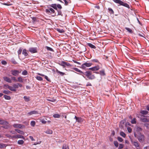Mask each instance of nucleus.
Listing matches in <instances>:
<instances>
[{"label":"nucleus","mask_w":149,"mask_h":149,"mask_svg":"<svg viewBox=\"0 0 149 149\" xmlns=\"http://www.w3.org/2000/svg\"><path fill=\"white\" fill-rule=\"evenodd\" d=\"M120 134L124 138L126 136V134L122 131L120 132Z\"/></svg>","instance_id":"obj_36"},{"label":"nucleus","mask_w":149,"mask_h":149,"mask_svg":"<svg viewBox=\"0 0 149 149\" xmlns=\"http://www.w3.org/2000/svg\"><path fill=\"white\" fill-rule=\"evenodd\" d=\"M22 51V48L21 47L20 48L18 51H17V53L18 54V55L19 56L21 54Z\"/></svg>","instance_id":"obj_41"},{"label":"nucleus","mask_w":149,"mask_h":149,"mask_svg":"<svg viewBox=\"0 0 149 149\" xmlns=\"http://www.w3.org/2000/svg\"><path fill=\"white\" fill-rule=\"evenodd\" d=\"M87 45L89 47H91L92 48L94 49L96 48L95 46L94 45H93L91 43H88Z\"/></svg>","instance_id":"obj_26"},{"label":"nucleus","mask_w":149,"mask_h":149,"mask_svg":"<svg viewBox=\"0 0 149 149\" xmlns=\"http://www.w3.org/2000/svg\"><path fill=\"white\" fill-rule=\"evenodd\" d=\"M0 124L5 125V126H3V127L5 129H8L9 128L8 126V123L5 120L0 119Z\"/></svg>","instance_id":"obj_5"},{"label":"nucleus","mask_w":149,"mask_h":149,"mask_svg":"<svg viewBox=\"0 0 149 149\" xmlns=\"http://www.w3.org/2000/svg\"><path fill=\"white\" fill-rule=\"evenodd\" d=\"M141 120L143 122H148L149 121L148 119L145 118H141Z\"/></svg>","instance_id":"obj_20"},{"label":"nucleus","mask_w":149,"mask_h":149,"mask_svg":"<svg viewBox=\"0 0 149 149\" xmlns=\"http://www.w3.org/2000/svg\"><path fill=\"white\" fill-rule=\"evenodd\" d=\"M57 5L56 4H51L50 6L55 9L56 10H57Z\"/></svg>","instance_id":"obj_19"},{"label":"nucleus","mask_w":149,"mask_h":149,"mask_svg":"<svg viewBox=\"0 0 149 149\" xmlns=\"http://www.w3.org/2000/svg\"><path fill=\"white\" fill-rule=\"evenodd\" d=\"M11 61L13 63L15 64H17V62L15 61V60L14 59H12Z\"/></svg>","instance_id":"obj_56"},{"label":"nucleus","mask_w":149,"mask_h":149,"mask_svg":"<svg viewBox=\"0 0 149 149\" xmlns=\"http://www.w3.org/2000/svg\"><path fill=\"white\" fill-rule=\"evenodd\" d=\"M37 74L39 75H40V76H42V77H44L45 78V79H46V80L47 81H49V82L51 81L50 79L46 75H45L43 74L40 73H38Z\"/></svg>","instance_id":"obj_15"},{"label":"nucleus","mask_w":149,"mask_h":149,"mask_svg":"<svg viewBox=\"0 0 149 149\" xmlns=\"http://www.w3.org/2000/svg\"><path fill=\"white\" fill-rule=\"evenodd\" d=\"M46 49L48 50L49 51H54L53 49L52 48H51L48 47V46H46Z\"/></svg>","instance_id":"obj_47"},{"label":"nucleus","mask_w":149,"mask_h":149,"mask_svg":"<svg viewBox=\"0 0 149 149\" xmlns=\"http://www.w3.org/2000/svg\"><path fill=\"white\" fill-rule=\"evenodd\" d=\"M41 122L42 123L44 124H45L46 123L47 121L45 120L44 119H42L41 120Z\"/></svg>","instance_id":"obj_63"},{"label":"nucleus","mask_w":149,"mask_h":149,"mask_svg":"<svg viewBox=\"0 0 149 149\" xmlns=\"http://www.w3.org/2000/svg\"><path fill=\"white\" fill-rule=\"evenodd\" d=\"M108 10L110 13L112 14H114V12L113 10L111 8H108Z\"/></svg>","instance_id":"obj_37"},{"label":"nucleus","mask_w":149,"mask_h":149,"mask_svg":"<svg viewBox=\"0 0 149 149\" xmlns=\"http://www.w3.org/2000/svg\"><path fill=\"white\" fill-rule=\"evenodd\" d=\"M113 1L115 3L119 4L120 5L123 6L128 9L130 8V6L127 3H124L120 0H113Z\"/></svg>","instance_id":"obj_4"},{"label":"nucleus","mask_w":149,"mask_h":149,"mask_svg":"<svg viewBox=\"0 0 149 149\" xmlns=\"http://www.w3.org/2000/svg\"><path fill=\"white\" fill-rule=\"evenodd\" d=\"M125 29L127 30V31L129 32V33H133V31L132 30V29H130L127 28V27H125Z\"/></svg>","instance_id":"obj_39"},{"label":"nucleus","mask_w":149,"mask_h":149,"mask_svg":"<svg viewBox=\"0 0 149 149\" xmlns=\"http://www.w3.org/2000/svg\"><path fill=\"white\" fill-rule=\"evenodd\" d=\"M36 122L34 121H32L30 123V124L32 126L34 127L35 125Z\"/></svg>","instance_id":"obj_43"},{"label":"nucleus","mask_w":149,"mask_h":149,"mask_svg":"<svg viewBox=\"0 0 149 149\" xmlns=\"http://www.w3.org/2000/svg\"><path fill=\"white\" fill-rule=\"evenodd\" d=\"M24 143V141L22 140H19L17 141V143L19 145H22Z\"/></svg>","instance_id":"obj_32"},{"label":"nucleus","mask_w":149,"mask_h":149,"mask_svg":"<svg viewBox=\"0 0 149 149\" xmlns=\"http://www.w3.org/2000/svg\"><path fill=\"white\" fill-rule=\"evenodd\" d=\"M36 79L39 81H42L43 79L42 78L39 76H37L36 77Z\"/></svg>","instance_id":"obj_42"},{"label":"nucleus","mask_w":149,"mask_h":149,"mask_svg":"<svg viewBox=\"0 0 149 149\" xmlns=\"http://www.w3.org/2000/svg\"><path fill=\"white\" fill-rule=\"evenodd\" d=\"M6 147L5 145L3 143H0V148H3Z\"/></svg>","instance_id":"obj_50"},{"label":"nucleus","mask_w":149,"mask_h":149,"mask_svg":"<svg viewBox=\"0 0 149 149\" xmlns=\"http://www.w3.org/2000/svg\"><path fill=\"white\" fill-rule=\"evenodd\" d=\"M74 118L76 119V121L79 123H81L83 122V119L81 117H77L75 116Z\"/></svg>","instance_id":"obj_14"},{"label":"nucleus","mask_w":149,"mask_h":149,"mask_svg":"<svg viewBox=\"0 0 149 149\" xmlns=\"http://www.w3.org/2000/svg\"><path fill=\"white\" fill-rule=\"evenodd\" d=\"M83 74H84L90 80H93L95 78L94 75L92 74V72L90 71H87Z\"/></svg>","instance_id":"obj_3"},{"label":"nucleus","mask_w":149,"mask_h":149,"mask_svg":"<svg viewBox=\"0 0 149 149\" xmlns=\"http://www.w3.org/2000/svg\"><path fill=\"white\" fill-rule=\"evenodd\" d=\"M13 126L15 128H21L22 125L20 124H15L13 125Z\"/></svg>","instance_id":"obj_16"},{"label":"nucleus","mask_w":149,"mask_h":149,"mask_svg":"<svg viewBox=\"0 0 149 149\" xmlns=\"http://www.w3.org/2000/svg\"><path fill=\"white\" fill-rule=\"evenodd\" d=\"M57 8L61 9H62V7L60 4H58L57 5Z\"/></svg>","instance_id":"obj_59"},{"label":"nucleus","mask_w":149,"mask_h":149,"mask_svg":"<svg viewBox=\"0 0 149 149\" xmlns=\"http://www.w3.org/2000/svg\"><path fill=\"white\" fill-rule=\"evenodd\" d=\"M30 139H31L32 141H35V140L33 138V137L32 136H30L29 137Z\"/></svg>","instance_id":"obj_64"},{"label":"nucleus","mask_w":149,"mask_h":149,"mask_svg":"<svg viewBox=\"0 0 149 149\" xmlns=\"http://www.w3.org/2000/svg\"><path fill=\"white\" fill-rule=\"evenodd\" d=\"M17 82H19L20 83L23 82V79L22 77H19L17 78Z\"/></svg>","instance_id":"obj_30"},{"label":"nucleus","mask_w":149,"mask_h":149,"mask_svg":"<svg viewBox=\"0 0 149 149\" xmlns=\"http://www.w3.org/2000/svg\"><path fill=\"white\" fill-rule=\"evenodd\" d=\"M9 86H10L8 84H4L3 86V88L5 89H9Z\"/></svg>","instance_id":"obj_52"},{"label":"nucleus","mask_w":149,"mask_h":149,"mask_svg":"<svg viewBox=\"0 0 149 149\" xmlns=\"http://www.w3.org/2000/svg\"><path fill=\"white\" fill-rule=\"evenodd\" d=\"M56 71L57 73L60 74L61 76H63L65 74V73H64L59 71L57 69H56Z\"/></svg>","instance_id":"obj_21"},{"label":"nucleus","mask_w":149,"mask_h":149,"mask_svg":"<svg viewBox=\"0 0 149 149\" xmlns=\"http://www.w3.org/2000/svg\"><path fill=\"white\" fill-rule=\"evenodd\" d=\"M3 92L5 94H8L10 93H11V92L8 91V90H4L3 91Z\"/></svg>","instance_id":"obj_38"},{"label":"nucleus","mask_w":149,"mask_h":149,"mask_svg":"<svg viewBox=\"0 0 149 149\" xmlns=\"http://www.w3.org/2000/svg\"><path fill=\"white\" fill-rule=\"evenodd\" d=\"M62 149H69V146L66 144H64L63 145Z\"/></svg>","instance_id":"obj_27"},{"label":"nucleus","mask_w":149,"mask_h":149,"mask_svg":"<svg viewBox=\"0 0 149 149\" xmlns=\"http://www.w3.org/2000/svg\"><path fill=\"white\" fill-rule=\"evenodd\" d=\"M56 30L59 32L60 33H63L64 32V31L63 29H60L57 28L56 29Z\"/></svg>","instance_id":"obj_35"},{"label":"nucleus","mask_w":149,"mask_h":149,"mask_svg":"<svg viewBox=\"0 0 149 149\" xmlns=\"http://www.w3.org/2000/svg\"><path fill=\"white\" fill-rule=\"evenodd\" d=\"M38 114V111L35 110L31 111L27 113V115H31L33 114Z\"/></svg>","instance_id":"obj_13"},{"label":"nucleus","mask_w":149,"mask_h":149,"mask_svg":"<svg viewBox=\"0 0 149 149\" xmlns=\"http://www.w3.org/2000/svg\"><path fill=\"white\" fill-rule=\"evenodd\" d=\"M11 79L14 82H17V80L16 79V77H11Z\"/></svg>","instance_id":"obj_49"},{"label":"nucleus","mask_w":149,"mask_h":149,"mask_svg":"<svg viewBox=\"0 0 149 149\" xmlns=\"http://www.w3.org/2000/svg\"><path fill=\"white\" fill-rule=\"evenodd\" d=\"M20 138L23 139H25V138L22 135L18 134L16 135V139Z\"/></svg>","instance_id":"obj_22"},{"label":"nucleus","mask_w":149,"mask_h":149,"mask_svg":"<svg viewBox=\"0 0 149 149\" xmlns=\"http://www.w3.org/2000/svg\"><path fill=\"white\" fill-rule=\"evenodd\" d=\"M142 129L140 127H137L136 128V131L138 132L141 131H142Z\"/></svg>","instance_id":"obj_51"},{"label":"nucleus","mask_w":149,"mask_h":149,"mask_svg":"<svg viewBox=\"0 0 149 149\" xmlns=\"http://www.w3.org/2000/svg\"><path fill=\"white\" fill-rule=\"evenodd\" d=\"M3 79L4 81L9 83H11L12 81L11 79L7 77H3Z\"/></svg>","instance_id":"obj_12"},{"label":"nucleus","mask_w":149,"mask_h":149,"mask_svg":"<svg viewBox=\"0 0 149 149\" xmlns=\"http://www.w3.org/2000/svg\"><path fill=\"white\" fill-rule=\"evenodd\" d=\"M45 133L47 134H52L53 131L51 130L48 129L46 131Z\"/></svg>","instance_id":"obj_28"},{"label":"nucleus","mask_w":149,"mask_h":149,"mask_svg":"<svg viewBox=\"0 0 149 149\" xmlns=\"http://www.w3.org/2000/svg\"><path fill=\"white\" fill-rule=\"evenodd\" d=\"M73 69L75 71H76V72H79L81 73H82L83 74H84V72H82L81 71L79 70V69L78 68H73Z\"/></svg>","instance_id":"obj_23"},{"label":"nucleus","mask_w":149,"mask_h":149,"mask_svg":"<svg viewBox=\"0 0 149 149\" xmlns=\"http://www.w3.org/2000/svg\"><path fill=\"white\" fill-rule=\"evenodd\" d=\"M22 54L25 56H26L28 55V51L26 49H24L22 51Z\"/></svg>","instance_id":"obj_17"},{"label":"nucleus","mask_w":149,"mask_h":149,"mask_svg":"<svg viewBox=\"0 0 149 149\" xmlns=\"http://www.w3.org/2000/svg\"><path fill=\"white\" fill-rule=\"evenodd\" d=\"M27 72L26 70H24L22 72V74L23 75H26L27 74Z\"/></svg>","instance_id":"obj_48"},{"label":"nucleus","mask_w":149,"mask_h":149,"mask_svg":"<svg viewBox=\"0 0 149 149\" xmlns=\"http://www.w3.org/2000/svg\"><path fill=\"white\" fill-rule=\"evenodd\" d=\"M92 64L91 63L86 62L83 64L81 66V68L83 69H85L86 67H89L91 66Z\"/></svg>","instance_id":"obj_6"},{"label":"nucleus","mask_w":149,"mask_h":149,"mask_svg":"<svg viewBox=\"0 0 149 149\" xmlns=\"http://www.w3.org/2000/svg\"><path fill=\"white\" fill-rule=\"evenodd\" d=\"M117 139L120 142H122L123 141V139L120 137H118Z\"/></svg>","instance_id":"obj_55"},{"label":"nucleus","mask_w":149,"mask_h":149,"mask_svg":"<svg viewBox=\"0 0 149 149\" xmlns=\"http://www.w3.org/2000/svg\"><path fill=\"white\" fill-rule=\"evenodd\" d=\"M100 74L101 75L104 76L105 75L104 70H102L99 71Z\"/></svg>","instance_id":"obj_31"},{"label":"nucleus","mask_w":149,"mask_h":149,"mask_svg":"<svg viewBox=\"0 0 149 149\" xmlns=\"http://www.w3.org/2000/svg\"><path fill=\"white\" fill-rule=\"evenodd\" d=\"M3 97L5 99L7 100H10L11 99V97L10 96L6 95H4L3 96Z\"/></svg>","instance_id":"obj_33"},{"label":"nucleus","mask_w":149,"mask_h":149,"mask_svg":"<svg viewBox=\"0 0 149 149\" xmlns=\"http://www.w3.org/2000/svg\"><path fill=\"white\" fill-rule=\"evenodd\" d=\"M64 2V4L65 6H67L68 5L69 3H71V2L70 0H68L67 1L66 0H63Z\"/></svg>","instance_id":"obj_24"},{"label":"nucleus","mask_w":149,"mask_h":149,"mask_svg":"<svg viewBox=\"0 0 149 149\" xmlns=\"http://www.w3.org/2000/svg\"><path fill=\"white\" fill-rule=\"evenodd\" d=\"M134 136L137 138L139 141L141 143L143 142L145 140V137L144 135L141 133H139L138 132L136 133L135 132Z\"/></svg>","instance_id":"obj_1"},{"label":"nucleus","mask_w":149,"mask_h":149,"mask_svg":"<svg viewBox=\"0 0 149 149\" xmlns=\"http://www.w3.org/2000/svg\"><path fill=\"white\" fill-rule=\"evenodd\" d=\"M124 146V145L123 144H119V147L118 148V149H122L123 148Z\"/></svg>","instance_id":"obj_54"},{"label":"nucleus","mask_w":149,"mask_h":149,"mask_svg":"<svg viewBox=\"0 0 149 149\" xmlns=\"http://www.w3.org/2000/svg\"><path fill=\"white\" fill-rule=\"evenodd\" d=\"M1 63L4 65H6L7 64V62L5 61H1Z\"/></svg>","instance_id":"obj_61"},{"label":"nucleus","mask_w":149,"mask_h":149,"mask_svg":"<svg viewBox=\"0 0 149 149\" xmlns=\"http://www.w3.org/2000/svg\"><path fill=\"white\" fill-rule=\"evenodd\" d=\"M3 4L6 6H10L12 5V4L10 3H3Z\"/></svg>","instance_id":"obj_62"},{"label":"nucleus","mask_w":149,"mask_h":149,"mask_svg":"<svg viewBox=\"0 0 149 149\" xmlns=\"http://www.w3.org/2000/svg\"><path fill=\"white\" fill-rule=\"evenodd\" d=\"M53 116L55 118H59L60 117V115L58 114H55L53 115Z\"/></svg>","instance_id":"obj_40"},{"label":"nucleus","mask_w":149,"mask_h":149,"mask_svg":"<svg viewBox=\"0 0 149 149\" xmlns=\"http://www.w3.org/2000/svg\"><path fill=\"white\" fill-rule=\"evenodd\" d=\"M127 130L129 133H131L132 131V129L130 127H127Z\"/></svg>","instance_id":"obj_57"},{"label":"nucleus","mask_w":149,"mask_h":149,"mask_svg":"<svg viewBox=\"0 0 149 149\" xmlns=\"http://www.w3.org/2000/svg\"><path fill=\"white\" fill-rule=\"evenodd\" d=\"M114 144L116 147H118V142L117 141H114L113 142Z\"/></svg>","instance_id":"obj_45"},{"label":"nucleus","mask_w":149,"mask_h":149,"mask_svg":"<svg viewBox=\"0 0 149 149\" xmlns=\"http://www.w3.org/2000/svg\"><path fill=\"white\" fill-rule=\"evenodd\" d=\"M140 113L143 115H146L148 113V111L146 110H142Z\"/></svg>","instance_id":"obj_34"},{"label":"nucleus","mask_w":149,"mask_h":149,"mask_svg":"<svg viewBox=\"0 0 149 149\" xmlns=\"http://www.w3.org/2000/svg\"><path fill=\"white\" fill-rule=\"evenodd\" d=\"M15 130L18 133L21 134L22 135H24V133L23 131H21L17 129H15Z\"/></svg>","instance_id":"obj_18"},{"label":"nucleus","mask_w":149,"mask_h":149,"mask_svg":"<svg viewBox=\"0 0 149 149\" xmlns=\"http://www.w3.org/2000/svg\"><path fill=\"white\" fill-rule=\"evenodd\" d=\"M25 101L26 102H29L30 100V97L25 96L23 97Z\"/></svg>","instance_id":"obj_25"},{"label":"nucleus","mask_w":149,"mask_h":149,"mask_svg":"<svg viewBox=\"0 0 149 149\" xmlns=\"http://www.w3.org/2000/svg\"><path fill=\"white\" fill-rule=\"evenodd\" d=\"M13 86L14 88H15V89L18 88V84H14L13 85Z\"/></svg>","instance_id":"obj_58"},{"label":"nucleus","mask_w":149,"mask_h":149,"mask_svg":"<svg viewBox=\"0 0 149 149\" xmlns=\"http://www.w3.org/2000/svg\"><path fill=\"white\" fill-rule=\"evenodd\" d=\"M100 69V68L99 66L97 65L93 67L90 68L89 69L92 71H96Z\"/></svg>","instance_id":"obj_10"},{"label":"nucleus","mask_w":149,"mask_h":149,"mask_svg":"<svg viewBox=\"0 0 149 149\" xmlns=\"http://www.w3.org/2000/svg\"><path fill=\"white\" fill-rule=\"evenodd\" d=\"M131 142L132 144H133L137 149H139V145L137 141H132Z\"/></svg>","instance_id":"obj_11"},{"label":"nucleus","mask_w":149,"mask_h":149,"mask_svg":"<svg viewBox=\"0 0 149 149\" xmlns=\"http://www.w3.org/2000/svg\"><path fill=\"white\" fill-rule=\"evenodd\" d=\"M45 11L48 14H53L52 15L53 17L56 15V14L55 13L54 10L51 7H48L47 8L45 9Z\"/></svg>","instance_id":"obj_2"},{"label":"nucleus","mask_w":149,"mask_h":149,"mask_svg":"<svg viewBox=\"0 0 149 149\" xmlns=\"http://www.w3.org/2000/svg\"><path fill=\"white\" fill-rule=\"evenodd\" d=\"M146 128L149 129V124L145 123L144 124Z\"/></svg>","instance_id":"obj_60"},{"label":"nucleus","mask_w":149,"mask_h":149,"mask_svg":"<svg viewBox=\"0 0 149 149\" xmlns=\"http://www.w3.org/2000/svg\"><path fill=\"white\" fill-rule=\"evenodd\" d=\"M131 123L132 124H136V119L135 118H134L131 121Z\"/></svg>","instance_id":"obj_44"},{"label":"nucleus","mask_w":149,"mask_h":149,"mask_svg":"<svg viewBox=\"0 0 149 149\" xmlns=\"http://www.w3.org/2000/svg\"><path fill=\"white\" fill-rule=\"evenodd\" d=\"M11 74L14 76H17L21 72L17 70H12L11 71Z\"/></svg>","instance_id":"obj_8"},{"label":"nucleus","mask_w":149,"mask_h":149,"mask_svg":"<svg viewBox=\"0 0 149 149\" xmlns=\"http://www.w3.org/2000/svg\"><path fill=\"white\" fill-rule=\"evenodd\" d=\"M9 90H10V91L15 92L16 91V89H15L14 88V87H13L11 86H9Z\"/></svg>","instance_id":"obj_29"},{"label":"nucleus","mask_w":149,"mask_h":149,"mask_svg":"<svg viewBox=\"0 0 149 149\" xmlns=\"http://www.w3.org/2000/svg\"><path fill=\"white\" fill-rule=\"evenodd\" d=\"M29 51L31 53H36L37 52V47H31L29 49Z\"/></svg>","instance_id":"obj_9"},{"label":"nucleus","mask_w":149,"mask_h":149,"mask_svg":"<svg viewBox=\"0 0 149 149\" xmlns=\"http://www.w3.org/2000/svg\"><path fill=\"white\" fill-rule=\"evenodd\" d=\"M58 64L63 66V68H65V66H71V65L68 62H65L64 61H62L60 63H58Z\"/></svg>","instance_id":"obj_7"},{"label":"nucleus","mask_w":149,"mask_h":149,"mask_svg":"<svg viewBox=\"0 0 149 149\" xmlns=\"http://www.w3.org/2000/svg\"><path fill=\"white\" fill-rule=\"evenodd\" d=\"M47 100L48 101H51L52 102H54L56 101V100L55 99H47Z\"/></svg>","instance_id":"obj_53"},{"label":"nucleus","mask_w":149,"mask_h":149,"mask_svg":"<svg viewBox=\"0 0 149 149\" xmlns=\"http://www.w3.org/2000/svg\"><path fill=\"white\" fill-rule=\"evenodd\" d=\"M91 61L93 62L97 63H100L99 60L97 59H93L91 60Z\"/></svg>","instance_id":"obj_46"}]
</instances>
